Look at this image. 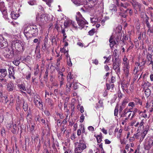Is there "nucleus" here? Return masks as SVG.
<instances>
[{
	"mask_svg": "<svg viewBox=\"0 0 153 153\" xmlns=\"http://www.w3.org/2000/svg\"><path fill=\"white\" fill-rule=\"evenodd\" d=\"M97 105V107L99 108L102 107L103 106V102L102 101L100 100Z\"/></svg>",
	"mask_w": 153,
	"mask_h": 153,
	"instance_id": "nucleus-36",
	"label": "nucleus"
},
{
	"mask_svg": "<svg viewBox=\"0 0 153 153\" xmlns=\"http://www.w3.org/2000/svg\"><path fill=\"white\" fill-rule=\"evenodd\" d=\"M120 63L121 62L120 60L117 59V58H116L115 60L113 61V69L116 70L117 68L120 67Z\"/></svg>",
	"mask_w": 153,
	"mask_h": 153,
	"instance_id": "nucleus-8",
	"label": "nucleus"
},
{
	"mask_svg": "<svg viewBox=\"0 0 153 153\" xmlns=\"http://www.w3.org/2000/svg\"><path fill=\"white\" fill-rule=\"evenodd\" d=\"M23 109L24 111H26L28 108V105L27 102H25V101L23 100Z\"/></svg>",
	"mask_w": 153,
	"mask_h": 153,
	"instance_id": "nucleus-28",
	"label": "nucleus"
},
{
	"mask_svg": "<svg viewBox=\"0 0 153 153\" xmlns=\"http://www.w3.org/2000/svg\"><path fill=\"white\" fill-rule=\"evenodd\" d=\"M4 8H5L4 7V4L3 3H0V10L2 11Z\"/></svg>",
	"mask_w": 153,
	"mask_h": 153,
	"instance_id": "nucleus-54",
	"label": "nucleus"
},
{
	"mask_svg": "<svg viewBox=\"0 0 153 153\" xmlns=\"http://www.w3.org/2000/svg\"><path fill=\"white\" fill-rule=\"evenodd\" d=\"M128 100L127 99H124L122 102L121 105L125 107L126 104L128 103Z\"/></svg>",
	"mask_w": 153,
	"mask_h": 153,
	"instance_id": "nucleus-39",
	"label": "nucleus"
},
{
	"mask_svg": "<svg viewBox=\"0 0 153 153\" xmlns=\"http://www.w3.org/2000/svg\"><path fill=\"white\" fill-rule=\"evenodd\" d=\"M46 102H47L48 104L51 106L52 105V100L50 99H48L46 100Z\"/></svg>",
	"mask_w": 153,
	"mask_h": 153,
	"instance_id": "nucleus-48",
	"label": "nucleus"
},
{
	"mask_svg": "<svg viewBox=\"0 0 153 153\" xmlns=\"http://www.w3.org/2000/svg\"><path fill=\"white\" fill-rule=\"evenodd\" d=\"M67 62H68V64L69 66H72V64L71 62V59H70V58H69V60H68V61Z\"/></svg>",
	"mask_w": 153,
	"mask_h": 153,
	"instance_id": "nucleus-63",
	"label": "nucleus"
},
{
	"mask_svg": "<svg viewBox=\"0 0 153 153\" xmlns=\"http://www.w3.org/2000/svg\"><path fill=\"white\" fill-rule=\"evenodd\" d=\"M147 59L149 61L152 60V55L150 54H149L147 55Z\"/></svg>",
	"mask_w": 153,
	"mask_h": 153,
	"instance_id": "nucleus-57",
	"label": "nucleus"
},
{
	"mask_svg": "<svg viewBox=\"0 0 153 153\" xmlns=\"http://www.w3.org/2000/svg\"><path fill=\"white\" fill-rule=\"evenodd\" d=\"M110 42V46L111 48H112L115 44H116L117 42L113 38V35L111 36L109 40Z\"/></svg>",
	"mask_w": 153,
	"mask_h": 153,
	"instance_id": "nucleus-14",
	"label": "nucleus"
},
{
	"mask_svg": "<svg viewBox=\"0 0 153 153\" xmlns=\"http://www.w3.org/2000/svg\"><path fill=\"white\" fill-rule=\"evenodd\" d=\"M51 41L52 43L57 44L56 42V37L54 36L52 37V38L51 39Z\"/></svg>",
	"mask_w": 153,
	"mask_h": 153,
	"instance_id": "nucleus-47",
	"label": "nucleus"
},
{
	"mask_svg": "<svg viewBox=\"0 0 153 153\" xmlns=\"http://www.w3.org/2000/svg\"><path fill=\"white\" fill-rule=\"evenodd\" d=\"M10 15L12 18L14 19H16L19 16V14L16 13L14 11L11 12Z\"/></svg>",
	"mask_w": 153,
	"mask_h": 153,
	"instance_id": "nucleus-21",
	"label": "nucleus"
},
{
	"mask_svg": "<svg viewBox=\"0 0 153 153\" xmlns=\"http://www.w3.org/2000/svg\"><path fill=\"white\" fill-rule=\"evenodd\" d=\"M95 32V29H92L88 32V34L90 36H92L93 35Z\"/></svg>",
	"mask_w": 153,
	"mask_h": 153,
	"instance_id": "nucleus-46",
	"label": "nucleus"
},
{
	"mask_svg": "<svg viewBox=\"0 0 153 153\" xmlns=\"http://www.w3.org/2000/svg\"><path fill=\"white\" fill-rule=\"evenodd\" d=\"M7 71L5 68H0V78H4L7 75Z\"/></svg>",
	"mask_w": 153,
	"mask_h": 153,
	"instance_id": "nucleus-10",
	"label": "nucleus"
},
{
	"mask_svg": "<svg viewBox=\"0 0 153 153\" xmlns=\"http://www.w3.org/2000/svg\"><path fill=\"white\" fill-rule=\"evenodd\" d=\"M9 73V77L11 78V76L14 74V68L13 67H9L8 69Z\"/></svg>",
	"mask_w": 153,
	"mask_h": 153,
	"instance_id": "nucleus-25",
	"label": "nucleus"
},
{
	"mask_svg": "<svg viewBox=\"0 0 153 153\" xmlns=\"http://www.w3.org/2000/svg\"><path fill=\"white\" fill-rule=\"evenodd\" d=\"M71 83L72 85L73 84V87L74 90H76L78 88V83L76 82L75 80H73V82H72V83Z\"/></svg>",
	"mask_w": 153,
	"mask_h": 153,
	"instance_id": "nucleus-31",
	"label": "nucleus"
},
{
	"mask_svg": "<svg viewBox=\"0 0 153 153\" xmlns=\"http://www.w3.org/2000/svg\"><path fill=\"white\" fill-rule=\"evenodd\" d=\"M149 128V126L148 125H146L145 126L144 128H143V135H142V137H143L144 136H145L147 134L148 132V131Z\"/></svg>",
	"mask_w": 153,
	"mask_h": 153,
	"instance_id": "nucleus-22",
	"label": "nucleus"
},
{
	"mask_svg": "<svg viewBox=\"0 0 153 153\" xmlns=\"http://www.w3.org/2000/svg\"><path fill=\"white\" fill-rule=\"evenodd\" d=\"M111 57L110 56H109L107 58H106V59L105 61L104 62V63L106 64L108 63L109 60H110L111 59Z\"/></svg>",
	"mask_w": 153,
	"mask_h": 153,
	"instance_id": "nucleus-61",
	"label": "nucleus"
},
{
	"mask_svg": "<svg viewBox=\"0 0 153 153\" xmlns=\"http://www.w3.org/2000/svg\"><path fill=\"white\" fill-rule=\"evenodd\" d=\"M129 5V4L127 2L122 3L120 4V6L123 7L124 8H126Z\"/></svg>",
	"mask_w": 153,
	"mask_h": 153,
	"instance_id": "nucleus-32",
	"label": "nucleus"
},
{
	"mask_svg": "<svg viewBox=\"0 0 153 153\" xmlns=\"http://www.w3.org/2000/svg\"><path fill=\"white\" fill-rule=\"evenodd\" d=\"M114 70L115 71L116 74H120V67L117 68L116 70Z\"/></svg>",
	"mask_w": 153,
	"mask_h": 153,
	"instance_id": "nucleus-59",
	"label": "nucleus"
},
{
	"mask_svg": "<svg viewBox=\"0 0 153 153\" xmlns=\"http://www.w3.org/2000/svg\"><path fill=\"white\" fill-rule=\"evenodd\" d=\"M134 101L137 104L141 105L142 104V102L141 100L139 98H135L134 99Z\"/></svg>",
	"mask_w": 153,
	"mask_h": 153,
	"instance_id": "nucleus-27",
	"label": "nucleus"
},
{
	"mask_svg": "<svg viewBox=\"0 0 153 153\" xmlns=\"http://www.w3.org/2000/svg\"><path fill=\"white\" fill-rule=\"evenodd\" d=\"M76 19L77 21L84 19L82 17V15L79 12H77V14L76 16Z\"/></svg>",
	"mask_w": 153,
	"mask_h": 153,
	"instance_id": "nucleus-24",
	"label": "nucleus"
},
{
	"mask_svg": "<svg viewBox=\"0 0 153 153\" xmlns=\"http://www.w3.org/2000/svg\"><path fill=\"white\" fill-rule=\"evenodd\" d=\"M144 124V122H143L142 121L139 124V127L138 128V129L137 130V131L141 130L142 129H143L144 128V126L143 124Z\"/></svg>",
	"mask_w": 153,
	"mask_h": 153,
	"instance_id": "nucleus-29",
	"label": "nucleus"
},
{
	"mask_svg": "<svg viewBox=\"0 0 153 153\" xmlns=\"http://www.w3.org/2000/svg\"><path fill=\"white\" fill-rule=\"evenodd\" d=\"M36 19L37 21L41 22L42 23L50 21L52 19V15L48 14H42L40 16H36Z\"/></svg>",
	"mask_w": 153,
	"mask_h": 153,
	"instance_id": "nucleus-4",
	"label": "nucleus"
},
{
	"mask_svg": "<svg viewBox=\"0 0 153 153\" xmlns=\"http://www.w3.org/2000/svg\"><path fill=\"white\" fill-rule=\"evenodd\" d=\"M33 102L35 105L39 108H42L43 105L42 104V102L35 99L33 100Z\"/></svg>",
	"mask_w": 153,
	"mask_h": 153,
	"instance_id": "nucleus-15",
	"label": "nucleus"
},
{
	"mask_svg": "<svg viewBox=\"0 0 153 153\" xmlns=\"http://www.w3.org/2000/svg\"><path fill=\"white\" fill-rule=\"evenodd\" d=\"M2 12L3 15L5 18H6L7 17V12L5 10V8H4L2 10V11H1Z\"/></svg>",
	"mask_w": 153,
	"mask_h": 153,
	"instance_id": "nucleus-40",
	"label": "nucleus"
},
{
	"mask_svg": "<svg viewBox=\"0 0 153 153\" xmlns=\"http://www.w3.org/2000/svg\"><path fill=\"white\" fill-rule=\"evenodd\" d=\"M125 11L126 12H127V13H129V15L130 16L133 13V11L131 9H127Z\"/></svg>",
	"mask_w": 153,
	"mask_h": 153,
	"instance_id": "nucleus-49",
	"label": "nucleus"
},
{
	"mask_svg": "<svg viewBox=\"0 0 153 153\" xmlns=\"http://www.w3.org/2000/svg\"><path fill=\"white\" fill-rule=\"evenodd\" d=\"M122 34L121 33L118 32L116 33V35L115 36H113L114 39L116 42L118 43L120 40L121 38Z\"/></svg>",
	"mask_w": 153,
	"mask_h": 153,
	"instance_id": "nucleus-12",
	"label": "nucleus"
},
{
	"mask_svg": "<svg viewBox=\"0 0 153 153\" xmlns=\"http://www.w3.org/2000/svg\"><path fill=\"white\" fill-rule=\"evenodd\" d=\"M71 26L76 28L77 27V25L73 21H72Z\"/></svg>",
	"mask_w": 153,
	"mask_h": 153,
	"instance_id": "nucleus-64",
	"label": "nucleus"
},
{
	"mask_svg": "<svg viewBox=\"0 0 153 153\" xmlns=\"http://www.w3.org/2000/svg\"><path fill=\"white\" fill-rule=\"evenodd\" d=\"M77 22L79 26V27L81 29H82L83 28H84L85 26L87 27L86 25H88L87 22L84 19L80 20Z\"/></svg>",
	"mask_w": 153,
	"mask_h": 153,
	"instance_id": "nucleus-7",
	"label": "nucleus"
},
{
	"mask_svg": "<svg viewBox=\"0 0 153 153\" xmlns=\"http://www.w3.org/2000/svg\"><path fill=\"white\" fill-rule=\"evenodd\" d=\"M119 0H114V3L117 5L118 6H120V3H119Z\"/></svg>",
	"mask_w": 153,
	"mask_h": 153,
	"instance_id": "nucleus-56",
	"label": "nucleus"
},
{
	"mask_svg": "<svg viewBox=\"0 0 153 153\" xmlns=\"http://www.w3.org/2000/svg\"><path fill=\"white\" fill-rule=\"evenodd\" d=\"M153 146L151 140L150 138H149V140L146 143V144L144 145V147L146 150H149L150 148Z\"/></svg>",
	"mask_w": 153,
	"mask_h": 153,
	"instance_id": "nucleus-9",
	"label": "nucleus"
},
{
	"mask_svg": "<svg viewBox=\"0 0 153 153\" xmlns=\"http://www.w3.org/2000/svg\"><path fill=\"white\" fill-rule=\"evenodd\" d=\"M92 62L93 63H94L95 65H97L98 64V61L97 59H95L94 60H92Z\"/></svg>",
	"mask_w": 153,
	"mask_h": 153,
	"instance_id": "nucleus-60",
	"label": "nucleus"
},
{
	"mask_svg": "<svg viewBox=\"0 0 153 153\" xmlns=\"http://www.w3.org/2000/svg\"><path fill=\"white\" fill-rule=\"evenodd\" d=\"M7 82V80L6 79H4V78H0V82L3 83H6Z\"/></svg>",
	"mask_w": 153,
	"mask_h": 153,
	"instance_id": "nucleus-52",
	"label": "nucleus"
},
{
	"mask_svg": "<svg viewBox=\"0 0 153 153\" xmlns=\"http://www.w3.org/2000/svg\"><path fill=\"white\" fill-rule=\"evenodd\" d=\"M80 107V111L81 113H82L84 112V108L83 106H81L80 105H78V108H79V107Z\"/></svg>",
	"mask_w": 153,
	"mask_h": 153,
	"instance_id": "nucleus-50",
	"label": "nucleus"
},
{
	"mask_svg": "<svg viewBox=\"0 0 153 153\" xmlns=\"http://www.w3.org/2000/svg\"><path fill=\"white\" fill-rule=\"evenodd\" d=\"M45 1L48 5H50V3L53 2V0H42Z\"/></svg>",
	"mask_w": 153,
	"mask_h": 153,
	"instance_id": "nucleus-53",
	"label": "nucleus"
},
{
	"mask_svg": "<svg viewBox=\"0 0 153 153\" xmlns=\"http://www.w3.org/2000/svg\"><path fill=\"white\" fill-rule=\"evenodd\" d=\"M135 106V104L133 102H130L128 104V106L130 108H132V110L133 108Z\"/></svg>",
	"mask_w": 153,
	"mask_h": 153,
	"instance_id": "nucleus-35",
	"label": "nucleus"
},
{
	"mask_svg": "<svg viewBox=\"0 0 153 153\" xmlns=\"http://www.w3.org/2000/svg\"><path fill=\"white\" fill-rule=\"evenodd\" d=\"M121 17L123 18H126L127 16V14L126 13H123L122 12L120 13L119 14Z\"/></svg>",
	"mask_w": 153,
	"mask_h": 153,
	"instance_id": "nucleus-55",
	"label": "nucleus"
},
{
	"mask_svg": "<svg viewBox=\"0 0 153 153\" xmlns=\"http://www.w3.org/2000/svg\"><path fill=\"white\" fill-rule=\"evenodd\" d=\"M6 51H7V54L6 55V57L9 58L10 55L11 54L12 50H10L9 48H6Z\"/></svg>",
	"mask_w": 153,
	"mask_h": 153,
	"instance_id": "nucleus-37",
	"label": "nucleus"
},
{
	"mask_svg": "<svg viewBox=\"0 0 153 153\" xmlns=\"http://www.w3.org/2000/svg\"><path fill=\"white\" fill-rule=\"evenodd\" d=\"M125 107L121 105L120 106V108L119 109V112L120 114H121V112H122V111Z\"/></svg>",
	"mask_w": 153,
	"mask_h": 153,
	"instance_id": "nucleus-51",
	"label": "nucleus"
},
{
	"mask_svg": "<svg viewBox=\"0 0 153 153\" xmlns=\"http://www.w3.org/2000/svg\"><path fill=\"white\" fill-rule=\"evenodd\" d=\"M145 112L146 111L145 110L144 112H141L140 114V116L141 117L146 118L147 117V115L145 113Z\"/></svg>",
	"mask_w": 153,
	"mask_h": 153,
	"instance_id": "nucleus-42",
	"label": "nucleus"
},
{
	"mask_svg": "<svg viewBox=\"0 0 153 153\" xmlns=\"http://www.w3.org/2000/svg\"><path fill=\"white\" fill-rule=\"evenodd\" d=\"M72 21L71 20H68L65 22L64 23V26L65 27H67L69 26H71Z\"/></svg>",
	"mask_w": 153,
	"mask_h": 153,
	"instance_id": "nucleus-23",
	"label": "nucleus"
},
{
	"mask_svg": "<svg viewBox=\"0 0 153 153\" xmlns=\"http://www.w3.org/2000/svg\"><path fill=\"white\" fill-rule=\"evenodd\" d=\"M132 108H130L128 107H127L122 112L121 114H120V117H124L128 116L129 113H131Z\"/></svg>",
	"mask_w": 153,
	"mask_h": 153,
	"instance_id": "nucleus-6",
	"label": "nucleus"
},
{
	"mask_svg": "<svg viewBox=\"0 0 153 153\" xmlns=\"http://www.w3.org/2000/svg\"><path fill=\"white\" fill-rule=\"evenodd\" d=\"M131 113H129L127 117H126L125 118H123V120H124L126 123L127 121L129 119L131 115Z\"/></svg>",
	"mask_w": 153,
	"mask_h": 153,
	"instance_id": "nucleus-44",
	"label": "nucleus"
},
{
	"mask_svg": "<svg viewBox=\"0 0 153 153\" xmlns=\"http://www.w3.org/2000/svg\"><path fill=\"white\" fill-rule=\"evenodd\" d=\"M151 93L150 90L149 88L146 89L145 91V95L147 97H149Z\"/></svg>",
	"mask_w": 153,
	"mask_h": 153,
	"instance_id": "nucleus-26",
	"label": "nucleus"
},
{
	"mask_svg": "<svg viewBox=\"0 0 153 153\" xmlns=\"http://www.w3.org/2000/svg\"><path fill=\"white\" fill-rule=\"evenodd\" d=\"M8 45L7 42L5 40L2 41L0 42V48H4Z\"/></svg>",
	"mask_w": 153,
	"mask_h": 153,
	"instance_id": "nucleus-16",
	"label": "nucleus"
},
{
	"mask_svg": "<svg viewBox=\"0 0 153 153\" xmlns=\"http://www.w3.org/2000/svg\"><path fill=\"white\" fill-rule=\"evenodd\" d=\"M14 88V85L12 82H10L7 84V89L9 91H12Z\"/></svg>",
	"mask_w": 153,
	"mask_h": 153,
	"instance_id": "nucleus-13",
	"label": "nucleus"
},
{
	"mask_svg": "<svg viewBox=\"0 0 153 153\" xmlns=\"http://www.w3.org/2000/svg\"><path fill=\"white\" fill-rule=\"evenodd\" d=\"M48 76V71L47 70H46L45 72V74L44 76V78H47Z\"/></svg>",
	"mask_w": 153,
	"mask_h": 153,
	"instance_id": "nucleus-62",
	"label": "nucleus"
},
{
	"mask_svg": "<svg viewBox=\"0 0 153 153\" xmlns=\"http://www.w3.org/2000/svg\"><path fill=\"white\" fill-rule=\"evenodd\" d=\"M17 129V127L16 124H14L13 125V129L11 130L12 133L14 134L16 133V130Z\"/></svg>",
	"mask_w": 153,
	"mask_h": 153,
	"instance_id": "nucleus-34",
	"label": "nucleus"
},
{
	"mask_svg": "<svg viewBox=\"0 0 153 153\" xmlns=\"http://www.w3.org/2000/svg\"><path fill=\"white\" fill-rule=\"evenodd\" d=\"M75 153H81L86 148L84 139L82 137L79 142H76L75 144Z\"/></svg>",
	"mask_w": 153,
	"mask_h": 153,
	"instance_id": "nucleus-2",
	"label": "nucleus"
},
{
	"mask_svg": "<svg viewBox=\"0 0 153 153\" xmlns=\"http://www.w3.org/2000/svg\"><path fill=\"white\" fill-rule=\"evenodd\" d=\"M94 137L96 138L98 143H100L102 141V136L101 133L99 135H95Z\"/></svg>",
	"mask_w": 153,
	"mask_h": 153,
	"instance_id": "nucleus-19",
	"label": "nucleus"
},
{
	"mask_svg": "<svg viewBox=\"0 0 153 153\" xmlns=\"http://www.w3.org/2000/svg\"><path fill=\"white\" fill-rule=\"evenodd\" d=\"M109 10L112 13H115L117 10V7L114 4H112L109 7Z\"/></svg>",
	"mask_w": 153,
	"mask_h": 153,
	"instance_id": "nucleus-17",
	"label": "nucleus"
},
{
	"mask_svg": "<svg viewBox=\"0 0 153 153\" xmlns=\"http://www.w3.org/2000/svg\"><path fill=\"white\" fill-rule=\"evenodd\" d=\"M136 66L134 68V74H137L139 71L138 67L140 66V63L137 62H136L135 63Z\"/></svg>",
	"mask_w": 153,
	"mask_h": 153,
	"instance_id": "nucleus-18",
	"label": "nucleus"
},
{
	"mask_svg": "<svg viewBox=\"0 0 153 153\" xmlns=\"http://www.w3.org/2000/svg\"><path fill=\"white\" fill-rule=\"evenodd\" d=\"M18 87L20 89L23 90L25 91L26 90L25 87L22 84H19Z\"/></svg>",
	"mask_w": 153,
	"mask_h": 153,
	"instance_id": "nucleus-38",
	"label": "nucleus"
},
{
	"mask_svg": "<svg viewBox=\"0 0 153 153\" xmlns=\"http://www.w3.org/2000/svg\"><path fill=\"white\" fill-rule=\"evenodd\" d=\"M137 2L134 0L132 2H131V4L133 7L134 8H135L137 6Z\"/></svg>",
	"mask_w": 153,
	"mask_h": 153,
	"instance_id": "nucleus-45",
	"label": "nucleus"
},
{
	"mask_svg": "<svg viewBox=\"0 0 153 153\" xmlns=\"http://www.w3.org/2000/svg\"><path fill=\"white\" fill-rule=\"evenodd\" d=\"M123 60V74L126 77L128 78L130 75L129 71L130 68L129 61H128V59L126 56H124Z\"/></svg>",
	"mask_w": 153,
	"mask_h": 153,
	"instance_id": "nucleus-3",
	"label": "nucleus"
},
{
	"mask_svg": "<svg viewBox=\"0 0 153 153\" xmlns=\"http://www.w3.org/2000/svg\"><path fill=\"white\" fill-rule=\"evenodd\" d=\"M84 119V117L83 114H82L80 117V122L82 123Z\"/></svg>",
	"mask_w": 153,
	"mask_h": 153,
	"instance_id": "nucleus-58",
	"label": "nucleus"
},
{
	"mask_svg": "<svg viewBox=\"0 0 153 153\" xmlns=\"http://www.w3.org/2000/svg\"><path fill=\"white\" fill-rule=\"evenodd\" d=\"M27 114L26 116V118L27 120H30L32 117L31 112L30 111L27 112Z\"/></svg>",
	"mask_w": 153,
	"mask_h": 153,
	"instance_id": "nucleus-33",
	"label": "nucleus"
},
{
	"mask_svg": "<svg viewBox=\"0 0 153 153\" xmlns=\"http://www.w3.org/2000/svg\"><path fill=\"white\" fill-rule=\"evenodd\" d=\"M38 33L37 26L34 25H29L26 27L24 30V33L25 36L27 38L30 35L36 36Z\"/></svg>",
	"mask_w": 153,
	"mask_h": 153,
	"instance_id": "nucleus-1",
	"label": "nucleus"
},
{
	"mask_svg": "<svg viewBox=\"0 0 153 153\" xmlns=\"http://www.w3.org/2000/svg\"><path fill=\"white\" fill-rule=\"evenodd\" d=\"M13 63L16 66H18L20 63V61L18 59H16L13 61Z\"/></svg>",
	"mask_w": 153,
	"mask_h": 153,
	"instance_id": "nucleus-41",
	"label": "nucleus"
},
{
	"mask_svg": "<svg viewBox=\"0 0 153 153\" xmlns=\"http://www.w3.org/2000/svg\"><path fill=\"white\" fill-rule=\"evenodd\" d=\"M118 106L117 105L115 108V109L114 111V115L115 116H117L118 114Z\"/></svg>",
	"mask_w": 153,
	"mask_h": 153,
	"instance_id": "nucleus-43",
	"label": "nucleus"
},
{
	"mask_svg": "<svg viewBox=\"0 0 153 153\" xmlns=\"http://www.w3.org/2000/svg\"><path fill=\"white\" fill-rule=\"evenodd\" d=\"M72 2L77 6H79L81 4V2L80 0H71Z\"/></svg>",
	"mask_w": 153,
	"mask_h": 153,
	"instance_id": "nucleus-30",
	"label": "nucleus"
},
{
	"mask_svg": "<svg viewBox=\"0 0 153 153\" xmlns=\"http://www.w3.org/2000/svg\"><path fill=\"white\" fill-rule=\"evenodd\" d=\"M63 76H64L62 72L61 71H59L58 74V77L59 78V81H64V78Z\"/></svg>",
	"mask_w": 153,
	"mask_h": 153,
	"instance_id": "nucleus-20",
	"label": "nucleus"
},
{
	"mask_svg": "<svg viewBox=\"0 0 153 153\" xmlns=\"http://www.w3.org/2000/svg\"><path fill=\"white\" fill-rule=\"evenodd\" d=\"M73 80H75L73 79V75H72L71 72H69L67 76V82L66 85V90L68 92L70 91V88L72 85L71 83H72Z\"/></svg>",
	"mask_w": 153,
	"mask_h": 153,
	"instance_id": "nucleus-5",
	"label": "nucleus"
},
{
	"mask_svg": "<svg viewBox=\"0 0 153 153\" xmlns=\"http://www.w3.org/2000/svg\"><path fill=\"white\" fill-rule=\"evenodd\" d=\"M137 133L135 134H134V136L137 139H140V140L142 141L145 136H144L143 137H142V135H143V133L140 132V130L139 131H138Z\"/></svg>",
	"mask_w": 153,
	"mask_h": 153,
	"instance_id": "nucleus-11",
	"label": "nucleus"
}]
</instances>
